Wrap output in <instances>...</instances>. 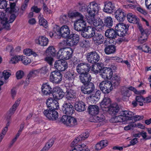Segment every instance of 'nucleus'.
Segmentation results:
<instances>
[{
    "mask_svg": "<svg viewBox=\"0 0 151 151\" xmlns=\"http://www.w3.org/2000/svg\"><path fill=\"white\" fill-rule=\"evenodd\" d=\"M89 44L90 43L88 40L85 39L83 40L80 43V45L83 47H86L89 46Z\"/></svg>",
    "mask_w": 151,
    "mask_h": 151,
    "instance_id": "nucleus-57",
    "label": "nucleus"
},
{
    "mask_svg": "<svg viewBox=\"0 0 151 151\" xmlns=\"http://www.w3.org/2000/svg\"><path fill=\"white\" fill-rule=\"evenodd\" d=\"M117 33L114 30L112 29H109L106 30L105 32V36L107 37L106 41L109 42V44L113 42V39L116 37Z\"/></svg>",
    "mask_w": 151,
    "mask_h": 151,
    "instance_id": "nucleus-16",
    "label": "nucleus"
},
{
    "mask_svg": "<svg viewBox=\"0 0 151 151\" xmlns=\"http://www.w3.org/2000/svg\"><path fill=\"white\" fill-rule=\"evenodd\" d=\"M40 73V70L39 69L32 70L30 72L28 76H38Z\"/></svg>",
    "mask_w": 151,
    "mask_h": 151,
    "instance_id": "nucleus-51",
    "label": "nucleus"
},
{
    "mask_svg": "<svg viewBox=\"0 0 151 151\" xmlns=\"http://www.w3.org/2000/svg\"><path fill=\"white\" fill-rule=\"evenodd\" d=\"M21 55H17L12 57L10 61V63L12 64H15L20 61Z\"/></svg>",
    "mask_w": 151,
    "mask_h": 151,
    "instance_id": "nucleus-49",
    "label": "nucleus"
},
{
    "mask_svg": "<svg viewBox=\"0 0 151 151\" xmlns=\"http://www.w3.org/2000/svg\"><path fill=\"white\" fill-rule=\"evenodd\" d=\"M136 100L137 102L139 103V105L140 106H142L143 105V102H144V98L140 96H138L136 97Z\"/></svg>",
    "mask_w": 151,
    "mask_h": 151,
    "instance_id": "nucleus-58",
    "label": "nucleus"
},
{
    "mask_svg": "<svg viewBox=\"0 0 151 151\" xmlns=\"http://www.w3.org/2000/svg\"><path fill=\"white\" fill-rule=\"evenodd\" d=\"M83 140V139L80 135L76 137L73 141L72 143L73 145H75L78 142Z\"/></svg>",
    "mask_w": 151,
    "mask_h": 151,
    "instance_id": "nucleus-62",
    "label": "nucleus"
},
{
    "mask_svg": "<svg viewBox=\"0 0 151 151\" xmlns=\"http://www.w3.org/2000/svg\"><path fill=\"white\" fill-rule=\"evenodd\" d=\"M105 119V117L103 115L99 114L98 115H95L92 116L90 118V120L91 122H101L102 124H104V120Z\"/></svg>",
    "mask_w": 151,
    "mask_h": 151,
    "instance_id": "nucleus-25",
    "label": "nucleus"
},
{
    "mask_svg": "<svg viewBox=\"0 0 151 151\" xmlns=\"http://www.w3.org/2000/svg\"><path fill=\"white\" fill-rule=\"evenodd\" d=\"M12 74L11 71L10 70H5L2 73V77L5 80L8 79L11 76Z\"/></svg>",
    "mask_w": 151,
    "mask_h": 151,
    "instance_id": "nucleus-46",
    "label": "nucleus"
},
{
    "mask_svg": "<svg viewBox=\"0 0 151 151\" xmlns=\"http://www.w3.org/2000/svg\"><path fill=\"white\" fill-rule=\"evenodd\" d=\"M115 18L119 22L123 21L125 18L126 14L121 9H117L114 13Z\"/></svg>",
    "mask_w": 151,
    "mask_h": 151,
    "instance_id": "nucleus-21",
    "label": "nucleus"
},
{
    "mask_svg": "<svg viewBox=\"0 0 151 151\" xmlns=\"http://www.w3.org/2000/svg\"><path fill=\"white\" fill-rule=\"evenodd\" d=\"M100 74L101 76L104 79H110L112 77L113 72L110 68H104L100 70Z\"/></svg>",
    "mask_w": 151,
    "mask_h": 151,
    "instance_id": "nucleus-10",
    "label": "nucleus"
},
{
    "mask_svg": "<svg viewBox=\"0 0 151 151\" xmlns=\"http://www.w3.org/2000/svg\"><path fill=\"white\" fill-rule=\"evenodd\" d=\"M119 107L116 103L111 105L108 108L105 109V111L108 112L110 114H115L119 111Z\"/></svg>",
    "mask_w": 151,
    "mask_h": 151,
    "instance_id": "nucleus-24",
    "label": "nucleus"
},
{
    "mask_svg": "<svg viewBox=\"0 0 151 151\" xmlns=\"http://www.w3.org/2000/svg\"><path fill=\"white\" fill-rule=\"evenodd\" d=\"M129 4H127L124 6L126 8H130L135 9L136 7L137 6V2L134 1L128 0L127 1Z\"/></svg>",
    "mask_w": 151,
    "mask_h": 151,
    "instance_id": "nucleus-41",
    "label": "nucleus"
},
{
    "mask_svg": "<svg viewBox=\"0 0 151 151\" xmlns=\"http://www.w3.org/2000/svg\"><path fill=\"white\" fill-rule=\"evenodd\" d=\"M7 4L5 0H0V8L4 9L6 8Z\"/></svg>",
    "mask_w": 151,
    "mask_h": 151,
    "instance_id": "nucleus-59",
    "label": "nucleus"
},
{
    "mask_svg": "<svg viewBox=\"0 0 151 151\" xmlns=\"http://www.w3.org/2000/svg\"><path fill=\"white\" fill-rule=\"evenodd\" d=\"M72 151H90V150L85 144H81L76 145Z\"/></svg>",
    "mask_w": 151,
    "mask_h": 151,
    "instance_id": "nucleus-32",
    "label": "nucleus"
},
{
    "mask_svg": "<svg viewBox=\"0 0 151 151\" xmlns=\"http://www.w3.org/2000/svg\"><path fill=\"white\" fill-rule=\"evenodd\" d=\"M24 73L22 71L20 70L17 71L16 74L17 78L18 79L22 78L24 76Z\"/></svg>",
    "mask_w": 151,
    "mask_h": 151,
    "instance_id": "nucleus-60",
    "label": "nucleus"
},
{
    "mask_svg": "<svg viewBox=\"0 0 151 151\" xmlns=\"http://www.w3.org/2000/svg\"><path fill=\"white\" fill-rule=\"evenodd\" d=\"M68 116L66 115L63 116L61 119V122L64 124L67 125Z\"/></svg>",
    "mask_w": 151,
    "mask_h": 151,
    "instance_id": "nucleus-63",
    "label": "nucleus"
},
{
    "mask_svg": "<svg viewBox=\"0 0 151 151\" xmlns=\"http://www.w3.org/2000/svg\"><path fill=\"white\" fill-rule=\"evenodd\" d=\"M20 102V100H18L16 101L14 104H13L12 107L10 108L9 110V114L12 115L13 114L17 107L19 106Z\"/></svg>",
    "mask_w": 151,
    "mask_h": 151,
    "instance_id": "nucleus-43",
    "label": "nucleus"
},
{
    "mask_svg": "<svg viewBox=\"0 0 151 151\" xmlns=\"http://www.w3.org/2000/svg\"><path fill=\"white\" fill-rule=\"evenodd\" d=\"M115 8L114 4L110 1H106L104 3L103 11L105 13L111 14L114 12Z\"/></svg>",
    "mask_w": 151,
    "mask_h": 151,
    "instance_id": "nucleus-19",
    "label": "nucleus"
},
{
    "mask_svg": "<svg viewBox=\"0 0 151 151\" xmlns=\"http://www.w3.org/2000/svg\"><path fill=\"white\" fill-rule=\"evenodd\" d=\"M133 114L129 111H123L120 112L119 115L112 118L111 121L113 123L121 122L123 124H126L132 120Z\"/></svg>",
    "mask_w": 151,
    "mask_h": 151,
    "instance_id": "nucleus-3",
    "label": "nucleus"
},
{
    "mask_svg": "<svg viewBox=\"0 0 151 151\" xmlns=\"http://www.w3.org/2000/svg\"><path fill=\"white\" fill-rule=\"evenodd\" d=\"M101 90L104 93H110L113 89L111 82L109 81H103L99 84Z\"/></svg>",
    "mask_w": 151,
    "mask_h": 151,
    "instance_id": "nucleus-5",
    "label": "nucleus"
},
{
    "mask_svg": "<svg viewBox=\"0 0 151 151\" xmlns=\"http://www.w3.org/2000/svg\"><path fill=\"white\" fill-rule=\"evenodd\" d=\"M50 81L53 83H58L62 80V75L60 72L57 71L50 73Z\"/></svg>",
    "mask_w": 151,
    "mask_h": 151,
    "instance_id": "nucleus-8",
    "label": "nucleus"
},
{
    "mask_svg": "<svg viewBox=\"0 0 151 151\" xmlns=\"http://www.w3.org/2000/svg\"><path fill=\"white\" fill-rule=\"evenodd\" d=\"M136 124L134 123H131L124 127V129L125 130L133 129V128L136 127Z\"/></svg>",
    "mask_w": 151,
    "mask_h": 151,
    "instance_id": "nucleus-55",
    "label": "nucleus"
},
{
    "mask_svg": "<svg viewBox=\"0 0 151 151\" xmlns=\"http://www.w3.org/2000/svg\"><path fill=\"white\" fill-rule=\"evenodd\" d=\"M79 78L81 82L84 84H87L91 81V77L88 73L81 74L79 76Z\"/></svg>",
    "mask_w": 151,
    "mask_h": 151,
    "instance_id": "nucleus-23",
    "label": "nucleus"
},
{
    "mask_svg": "<svg viewBox=\"0 0 151 151\" xmlns=\"http://www.w3.org/2000/svg\"><path fill=\"white\" fill-rule=\"evenodd\" d=\"M55 68L58 70L63 71L68 68V64L63 59L56 61L54 63Z\"/></svg>",
    "mask_w": 151,
    "mask_h": 151,
    "instance_id": "nucleus-12",
    "label": "nucleus"
},
{
    "mask_svg": "<svg viewBox=\"0 0 151 151\" xmlns=\"http://www.w3.org/2000/svg\"><path fill=\"white\" fill-rule=\"evenodd\" d=\"M116 50L115 47L112 45L107 46L104 49L105 53L107 55L113 54L115 52Z\"/></svg>",
    "mask_w": 151,
    "mask_h": 151,
    "instance_id": "nucleus-37",
    "label": "nucleus"
},
{
    "mask_svg": "<svg viewBox=\"0 0 151 151\" xmlns=\"http://www.w3.org/2000/svg\"><path fill=\"white\" fill-rule=\"evenodd\" d=\"M91 66L89 64L85 63H82L77 66L76 70L77 72L81 74L86 73H88L91 69Z\"/></svg>",
    "mask_w": 151,
    "mask_h": 151,
    "instance_id": "nucleus-9",
    "label": "nucleus"
},
{
    "mask_svg": "<svg viewBox=\"0 0 151 151\" xmlns=\"http://www.w3.org/2000/svg\"><path fill=\"white\" fill-rule=\"evenodd\" d=\"M91 70L94 73L96 74L99 73V71H100L99 68L98 67L97 65L95 64L93 65L91 69Z\"/></svg>",
    "mask_w": 151,
    "mask_h": 151,
    "instance_id": "nucleus-56",
    "label": "nucleus"
},
{
    "mask_svg": "<svg viewBox=\"0 0 151 151\" xmlns=\"http://www.w3.org/2000/svg\"><path fill=\"white\" fill-rule=\"evenodd\" d=\"M59 34L64 38H67L70 35L69 27L67 25H63L57 31Z\"/></svg>",
    "mask_w": 151,
    "mask_h": 151,
    "instance_id": "nucleus-15",
    "label": "nucleus"
},
{
    "mask_svg": "<svg viewBox=\"0 0 151 151\" xmlns=\"http://www.w3.org/2000/svg\"><path fill=\"white\" fill-rule=\"evenodd\" d=\"M9 23L7 21V19L5 18V20H2L1 22V24H3V27L4 28H5L6 29L9 30L10 29V25Z\"/></svg>",
    "mask_w": 151,
    "mask_h": 151,
    "instance_id": "nucleus-52",
    "label": "nucleus"
},
{
    "mask_svg": "<svg viewBox=\"0 0 151 151\" xmlns=\"http://www.w3.org/2000/svg\"><path fill=\"white\" fill-rule=\"evenodd\" d=\"M71 17H78V18L75 21L74 24L75 29L78 31H83L81 35L85 38H90L95 34L96 29L89 26L86 27V23L84 20L83 15L78 12H73L69 14Z\"/></svg>",
    "mask_w": 151,
    "mask_h": 151,
    "instance_id": "nucleus-1",
    "label": "nucleus"
},
{
    "mask_svg": "<svg viewBox=\"0 0 151 151\" xmlns=\"http://www.w3.org/2000/svg\"><path fill=\"white\" fill-rule=\"evenodd\" d=\"M110 99L108 98H105L100 103V106L102 110L105 111V109L108 108L111 104Z\"/></svg>",
    "mask_w": 151,
    "mask_h": 151,
    "instance_id": "nucleus-27",
    "label": "nucleus"
},
{
    "mask_svg": "<svg viewBox=\"0 0 151 151\" xmlns=\"http://www.w3.org/2000/svg\"><path fill=\"white\" fill-rule=\"evenodd\" d=\"M62 110L65 114L69 115H71L74 111L73 106L71 103L67 102L63 104Z\"/></svg>",
    "mask_w": 151,
    "mask_h": 151,
    "instance_id": "nucleus-17",
    "label": "nucleus"
},
{
    "mask_svg": "<svg viewBox=\"0 0 151 151\" xmlns=\"http://www.w3.org/2000/svg\"><path fill=\"white\" fill-rule=\"evenodd\" d=\"M52 88L47 83L42 84V91L44 95H49L52 92Z\"/></svg>",
    "mask_w": 151,
    "mask_h": 151,
    "instance_id": "nucleus-26",
    "label": "nucleus"
},
{
    "mask_svg": "<svg viewBox=\"0 0 151 151\" xmlns=\"http://www.w3.org/2000/svg\"><path fill=\"white\" fill-rule=\"evenodd\" d=\"M76 76V73L73 71H68L65 74V77L69 81H73L74 79Z\"/></svg>",
    "mask_w": 151,
    "mask_h": 151,
    "instance_id": "nucleus-36",
    "label": "nucleus"
},
{
    "mask_svg": "<svg viewBox=\"0 0 151 151\" xmlns=\"http://www.w3.org/2000/svg\"><path fill=\"white\" fill-rule=\"evenodd\" d=\"M89 114L92 116H94L98 114L99 112V108L95 105L89 106L88 108Z\"/></svg>",
    "mask_w": 151,
    "mask_h": 151,
    "instance_id": "nucleus-35",
    "label": "nucleus"
},
{
    "mask_svg": "<svg viewBox=\"0 0 151 151\" xmlns=\"http://www.w3.org/2000/svg\"><path fill=\"white\" fill-rule=\"evenodd\" d=\"M121 82L120 77L117 75H114L112 78L111 82L113 87H116L119 85Z\"/></svg>",
    "mask_w": 151,
    "mask_h": 151,
    "instance_id": "nucleus-34",
    "label": "nucleus"
},
{
    "mask_svg": "<svg viewBox=\"0 0 151 151\" xmlns=\"http://www.w3.org/2000/svg\"><path fill=\"white\" fill-rule=\"evenodd\" d=\"M53 143V139H50L45 145V146L42 150V151H47L52 146Z\"/></svg>",
    "mask_w": 151,
    "mask_h": 151,
    "instance_id": "nucleus-45",
    "label": "nucleus"
},
{
    "mask_svg": "<svg viewBox=\"0 0 151 151\" xmlns=\"http://www.w3.org/2000/svg\"><path fill=\"white\" fill-rule=\"evenodd\" d=\"M68 38V39L67 41V44L70 46L76 45L79 41V37L78 35L76 34L70 35Z\"/></svg>",
    "mask_w": 151,
    "mask_h": 151,
    "instance_id": "nucleus-14",
    "label": "nucleus"
},
{
    "mask_svg": "<svg viewBox=\"0 0 151 151\" xmlns=\"http://www.w3.org/2000/svg\"><path fill=\"white\" fill-rule=\"evenodd\" d=\"M52 94L53 97L56 100H59L62 99L64 96L62 95L58 94V93H55V92H53L52 91Z\"/></svg>",
    "mask_w": 151,
    "mask_h": 151,
    "instance_id": "nucleus-53",
    "label": "nucleus"
},
{
    "mask_svg": "<svg viewBox=\"0 0 151 151\" xmlns=\"http://www.w3.org/2000/svg\"><path fill=\"white\" fill-rule=\"evenodd\" d=\"M53 92H55V93H58V94H61L64 96V93L63 92L62 90L58 86L55 87L53 89Z\"/></svg>",
    "mask_w": 151,
    "mask_h": 151,
    "instance_id": "nucleus-50",
    "label": "nucleus"
},
{
    "mask_svg": "<svg viewBox=\"0 0 151 151\" xmlns=\"http://www.w3.org/2000/svg\"><path fill=\"white\" fill-rule=\"evenodd\" d=\"M20 61H22L25 65H27L30 63L32 61L31 59L27 57L24 56L23 55H21Z\"/></svg>",
    "mask_w": 151,
    "mask_h": 151,
    "instance_id": "nucleus-47",
    "label": "nucleus"
},
{
    "mask_svg": "<svg viewBox=\"0 0 151 151\" xmlns=\"http://www.w3.org/2000/svg\"><path fill=\"white\" fill-rule=\"evenodd\" d=\"M143 118L144 117L142 116L134 115V113L132 120L136 122L143 119Z\"/></svg>",
    "mask_w": 151,
    "mask_h": 151,
    "instance_id": "nucleus-54",
    "label": "nucleus"
},
{
    "mask_svg": "<svg viewBox=\"0 0 151 151\" xmlns=\"http://www.w3.org/2000/svg\"><path fill=\"white\" fill-rule=\"evenodd\" d=\"M56 50L53 46H49L46 50L45 54L46 55H48L55 56V54Z\"/></svg>",
    "mask_w": 151,
    "mask_h": 151,
    "instance_id": "nucleus-40",
    "label": "nucleus"
},
{
    "mask_svg": "<svg viewBox=\"0 0 151 151\" xmlns=\"http://www.w3.org/2000/svg\"><path fill=\"white\" fill-rule=\"evenodd\" d=\"M46 104L49 109L54 110L58 109L59 108V105L58 101L51 98H49L47 100Z\"/></svg>",
    "mask_w": 151,
    "mask_h": 151,
    "instance_id": "nucleus-20",
    "label": "nucleus"
},
{
    "mask_svg": "<svg viewBox=\"0 0 151 151\" xmlns=\"http://www.w3.org/2000/svg\"><path fill=\"white\" fill-rule=\"evenodd\" d=\"M45 60L50 65H52L53 62V58L50 56H47L45 58Z\"/></svg>",
    "mask_w": 151,
    "mask_h": 151,
    "instance_id": "nucleus-61",
    "label": "nucleus"
},
{
    "mask_svg": "<svg viewBox=\"0 0 151 151\" xmlns=\"http://www.w3.org/2000/svg\"><path fill=\"white\" fill-rule=\"evenodd\" d=\"M138 142V139L135 138L132 139L130 142V144L128 145V147H129L131 145H134Z\"/></svg>",
    "mask_w": 151,
    "mask_h": 151,
    "instance_id": "nucleus-64",
    "label": "nucleus"
},
{
    "mask_svg": "<svg viewBox=\"0 0 151 151\" xmlns=\"http://www.w3.org/2000/svg\"><path fill=\"white\" fill-rule=\"evenodd\" d=\"M39 24L41 26H42L45 28H47L48 27L47 21L43 18V16L40 14L38 17Z\"/></svg>",
    "mask_w": 151,
    "mask_h": 151,
    "instance_id": "nucleus-38",
    "label": "nucleus"
},
{
    "mask_svg": "<svg viewBox=\"0 0 151 151\" xmlns=\"http://www.w3.org/2000/svg\"><path fill=\"white\" fill-rule=\"evenodd\" d=\"M86 59L89 62L95 64L99 61L100 57L98 53L95 51H92L87 54Z\"/></svg>",
    "mask_w": 151,
    "mask_h": 151,
    "instance_id": "nucleus-7",
    "label": "nucleus"
},
{
    "mask_svg": "<svg viewBox=\"0 0 151 151\" xmlns=\"http://www.w3.org/2000/svg\"><path fill=\"white\" fill-rule=\"evenodd\" d=\"M15 5L16 4L14 3H10V8H7L6 9V11L10 13L16 12V9L15 8Z\"/></svg>",
    "mask_w": 151,
    "mask_h": 151,
    "instance_id": "nucleus-48",
    "label": "nucleus"
},
{
    "mask_svg": "<svg viewBox=\"0 0 151 151\" xmlns=\"http://www.w3.org/2000/svg\"><path fill=\"white\" fill-rule=\"evenodd\" d=\"M121 92L122 96L124 97H129L131 94V91L128 90L127 87H122Z\"/></svg>",
    "mask_w": 151,
    "mask_h": 151,
    "instance_id": "nucleus-42",
    "label": "nucleus"
},
{
    "mask_svg": "<svg viewBox=\"0 0 151 151\" xmlns=\"http://www.w3.org/2000/svg\"><path fill=\"white\" fill-rule=\"evenodd\" d=\"M92 95L90 96L89 99L93 103H96V102L97 101L100 99L101 92L100 91H96V92L92 93Z\"/></svg>",
    "mask_w": 151,
    "mask_h": 151,
    "instance_id": "nucleus-28",
    "label": "nucleus"
},
{
    "mask_svg": "<svg viewBox=\"0 0 151 151\" xmlns=\"http://www.w3.org/2000/svg\"><path fill=\"white\" fill-rule=\"evenodd\" d=\"M81 90L85 94L92 93L94 91V85L92 83H89L82 86L81 87Z\"/></svg>",
    "mask_w": 151,
    "mask_h": 151,
    "instance_id": "nucleus-11",
    "label": "nucleus"
},
{
    "mask_svg": "<svg viewBox=\"0 0 151 151\" xmlns=\"http://www.w3.org/2000/svg\"><path fill=\"white\" fill-rule=\"evenodd\" d=\"M139 29L141 34L139 37L138 42L142 44L145 42L147 40L148 37V30L146 29H144L140 26H139Z\"/></svg>",
    "mask_w": 151,
    "mask_h": 151,
    "instance_id": "nucleus-18",
    "label": "nucleus"
},
{
    "mask_svg": "<svg viewBox=\"0 0 151 151\" xmlns=\"http://www.w3.org/2000/svg\"><path fill=\"white\" fill-rule=\"evenodd\" d=\"M36 44L42 46H47L48 43V39L44 36H40L35 40Z\"/></svg>",
    "mask_w": 151,
    "mask_h": 151,
    "instance_id": "nucleus-22",
    "label": "nucleus"
},
{
    "mask_svg": "<svg viewBox=\"0 0 151 151\" xmlns=\"http://www.w3.org/2000/svg\"><path fill=\"white\" fill-rule=\"evenodd\" d=\"M77 124V121L76 119L70 116H68L67 122V126L70 127H73Z\"/></svg>",
    "mask_w": 151,
    "mask_h": 151,
    "instance_id": "nucleus-39",
    "label": "nucleus"
},
{
    "mask_svg": "<svg viewBox=\"0 0 151 151\" xmlns=\"http://www.w3.org/2000/svg\"><path fill=\"white\" fill-rule=\"evenodd\" d=\"M104 23L107 27H111L113 24V19L111 17H108L104 19Z\"/></svg>",
    "mask_w": 151,
    "mask_h": 151,
    "instance_id": "nucleus-44",
    "label": "nucleus"
},
{
    "mask_svg": "<svg viewBox=\"0 0 151 151\" xmlns=\"http://www.w3.org/2000/svg\"><path fill=\"white\" fill-rule=\"evenodd\" d=\"M129 26L122 23H119L115 27V29L117 35L120 36L125 35Z\"/></svg>",
    "mask_w": 151,
    "mask_h": 151,
    "instance_id": "nucleus-6",
    "label": "nucleus"
},
{
    "mask_svg": "<svg viewBox=\"0 0 151 151\" xmlns=\"http://www.w3.org/2000/svg\"><path fill=\"white\" fill-rule=\"evenodd\" d=\"M127 17L128 21L130 23L136 24L139 21L138 18L132 13L128 14L127 15Z\"/></svg>",
    "mask_w": 151,
    "mask_h": 151,
    "instance_id": "nucleus-33",
    "label": "nucleus"
},
{
    "mask_svg": "<svg viewBox=\"0 0 151 151\" xmlns=\"http://www.w3.org/2000/svg\"><path fill=\"white\" fill-rule=\"evenodd\" d=\"M73 52V50L70 47L64 48L58 51L57 56L60 59L68 60L71 57Z\"/></svg>",
    "mask_w": 151,
    "mask_h": 151,
    "instance_id": "nucleus-4",
    "label": "nucleus"
},
{
    "mask_svg": "<svg viewBox=\"0 0 151 151\" xmlns=\"http://www.w3.org/2000/svg\"><path fill=\"white\" fill-rule=\"evenodd\" d=\"M75 109L79 112L85 110L86 107L84 103L82 101L76 102L74 105Z\"/></svg>",
    "mask_w": 151,
    "mask_h": 151,
    "instance_id": "nucleus-30",
    "label": "nucleus"
},
{
    "mask_svg": "<svg viewBox=\"0 0 151 151\" xmlns=\"http://www.w3.org/2000/svg\"><path fill=\"white\" fill-rule=\"evenodd\" d=\"M76 93L74 90L70 89L67 90L66 93V98L68 100H71L76 97Z\"/></svg>",
    "mask_w": 151,
    "mask_h": 151,
    "instance_id": "nucleus-31",
    "label": "nucleus"
},
{
    "mask_svg": "<svg viewBox=\"0 0 151 151\" xmlns=\"http://www.w3.org/2000/svg\"><path fill=\"white\" fill-rule=\"evenodd\" d=\"M104 37L101 34H96L93 38L94 42L99 45L102 43L104 41Z\"/></svg>",
    "mask_w": 151,
    "mask_h": 151,
    "instance_id": "nucleus-29",
    "label": "nucleus"
},
{
    "mask_svg": "<svg viewBox=\"0 0 151 151\" xmlns=\"http://www.w3.org/2000/svg\"><path fill=\"white\" fill-rule=\"evenodd\" d=\"M44 115L50 120H55L58 118V112L55 110L50 109L46 110L43 112Z\"/></svg>",
    "mask_w": 151,
    "mask_h": 151,
    "instance_id": "nucleus-13",
    "label": "nucleus"
},
{
    "mask_svg": "<svg viewBox=\"0 0 151 151\" xmlns=\"http://www.w3.org/2000/svg\"><path fill=\"white\" fill-rule=\"evenodd\" d=\"M100 9L99 4L95 2H92L87 7L88 13L85 15L88 23L94 26L99 31L102 30L103 28V22L100 18L95 19V16Z\"/></svg>",
    "mask_w": 151,
    "mask_h": 151,
    "instance_id": "nucleus-2",
    "label": "nucleus"
}]
</instances>
